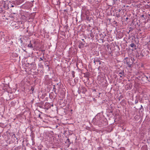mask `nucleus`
<instances>
[{"mask_svg": "<svg viewBox=\"0 0 150 150\" xmlns=\"http://www.w3.org/2000/svg\"><path fill=\"white\" fill-rule=\"evenodd\" d=\"M134 59L132 57L130 58H128L127 57H126L125 58V61L124 63L126 64L127 65L129 68H132L133 66V64L134 62Z\"/></svg>", "mask_w": 150, "mask_h": 150, "instance_id": "nucleus-1", "label": "nucleus"}, {"mask_svg": "<svg viewBox=\"0 0 150 150\" xmlns=\"http://www.w3.org/2000/svg\"><path fill=\"white\" fill-rule=\"evenodd\" d=\"M59 84V83H57L53 86L52 91L54 92L56 94H57L58 93V92L57 91V89H59L60 88L59 86L58 85Z\"/></svg>", "mask_w": 150, "mask_h": 150, "instance_id": "nucleus-2", "label": "nucleus"}, {"mask_svg": "<svg viewBox=\"0 0 150 150\" xmlns=\"http://www.w3.org/2000/svg\"><path fill=\"white\" fill-rule=\"evenodd\" d=\"M50 108V104L46 102L45 103L44 105V108L48 109V108Z\"/></svg>", "mask_w": 150, "mask_h": 150, "instance_id": "nucleus-3", "label": "nucleus"}, {"mask_svg": "<svg viewBox=\"0 0 150 150\" xmlns=\"http://www.w3.org/2000/svg\"><path fill=\"white\" fill-rule=\"evenodd\" d=\"M43 104L44 102L42 101H41L40 103H37V105L38 106L41 108H44Z\"/></svg>", "mask_w": 150, "mask_h": 150, "instance_id": "nucleus-4", "label": "nucleus"}, {"mask_svg": "<svg viewBox=\"0 0 150 150\" xmlns=\"http://www.w3.org/2000/svg\"><path fill=\"white\" fill-rule=\"evenodd\" d=\"M85 44V42H80L79 45V47L80 49H82L84 45Z\"/></svg>", "mask_w": 150, "mask_h": 150, "instance_id": "nucleus-5", "label": "nucleus"}, {"mask_svg": "<svg viewBox=\"0 0 150 150\" xmlns=\"http://www.w3.org/2000/svg\"><path fill=\"white\" fill-rule=\"evenodd\" d=\"M96 62H99V64H101V62L97 58H95L94 59L93 62L95 63V64H96Z\"/></svg>", "mask_w": 150, "mask_h": 150, "instance_id": "nucleus-6", "label": "nucleus"}, {"mask_svg": "<svg viewBox=\"0 0 150 150\" xmlns=\"http://www.w3.org/2000/svg\"><path fill=\"white\" fill-rule=\"evenodd\" d=\"M81 88V90L82 89L83 90L82 92L83 93H85L87 91V89L86 88H85V87L84 86H81V88Z\"/></svg>", "mask_w": 150, "mask_h": 150, "instance_id": "nucleus-7", "label": "nucleus"}, {"mask_svg": "<svg viewBox=\"0 0 150 150\" xmlns=\"http://www.w3.org/2000/svg\"><path fill=\"white\" fill-rule=\"evenodd\" d=\"M124 70H123L119 73L118 75L121 78L123 76H124Z\"/></svg>", "mask_w": 150, "mask_h": 150, "instance_id": "nucleus-8", "label": "nucleus"}, {"mask_svg": "<svg viewBox=\"0 0 150 150\" xmlns=\"http://www.w3.org/2000/svg\"><path fill=\"white\" fill-rule=\"evenodd\" d=\"M31 41H30V43L28 45L27 47H28L30 48H34L32 44L31 43Z\"/></svg>", "mask_w": 150, "mask_h": 150, "instance_id": "nucleus-9", "label": "nucleus"}, {"mask_svg": "<svg viewBox=\"0 0 150 150\" xmlns=\"http://www.w3.org/2000/svg\"><path fill=\"white\" fill-rule=\"evenodd\" d=\"M91 33H90V37H89V38H91V39H92L94 37V35L92 33L91 30Z\"/></svg>", "mask_w": 150, "mask_h": 150, "instance_id": "nucleus-10", "label": "nucleus"}, {"mask_svg": "<svg viewBox=\"0 0 150 150\" xmlns=\"http://www.w3.org/2000/svg\"><path fill=\"white\" fill-rule=\"evenodd\" d=\"M90 75V73L88 72H87L86 73L85 75V76L86 77L88 78Z\"/></svg>", "mask_w": 150, "mask_h": 150, "instance_id": "nucleus-11", "label": "nucleus"}, {"mask_svg": "<svg viewBox=\"0 0 150 150\" xmlns=\"http://www.w3.org/2000/svg\"><path fill=\"white\" fill-rule=\"evenodd\" d=\"M130 46L132 47H136V45H135L134 43H132L130 44Z\"/></svg>", "mask_w": 150, "mask_h": 150, "instance_id": "nucleus-12", "label": "nucleus"}, {"mask_svg": "<svg viewBox=\"0 0 150 150\" xmlns=\"http://www.w3.org/2000/svg\"><path fill=\"white\" fill-rule=\"evenodd\" d=\"M145 76L146 78L147 79V80H148L149 79H150V75H147V76L145 75Z\"/></svg>", "mask_w": 150, "mask_h": 150, "instance_id": "nucleus-13", "label": "nucleus"}, {"mask_svg": "<svg viewBox=\"0 0 150 150\" xmlns=\"http://www.w3.org/2000/svg\"><path fill=\"white\" fill-rule=\"evenodd\" d=\"M68 142V143H69V144H71V142H70V140L69 139H67L66 140V142Z\"/></svg>", "mask_w": 150, "mask_h": 150, "instance_id": "nucleus-14", "label": "nucleus"}, {"mask_svg": "<svg viewBox=\"0 0 150 150\" xmlns=\"http://www.w3.org/2000/svg\"><path fill=\"white\" fill-rule=\"evenodd\" d=\"M74 74H75V72H74V71H72V74L73 76V78H74L75 77V75H74Z\"/></svg>", "mask_w": 150, "mask_h": 150, "instance_id": "nucleus-15", "label": "nucleus"}, {"mask_svg": "<svg viewBox=\"0 0 150 150\" xmlns=\"http://www.w3.org/2000/svg\"><path fill=\"white\" fill-rule=\"evenodd\" d=\"M125 148L124 147H122L120 148V150H125Z\"/></svg>", "mask_w": 150, "mask_h": 150, "instance_id": "nucleus-16", "label": "nucleus"}, {"mask_svg": "<svg viewBox=\"0 0 150 150\" xmlns=\"http://www.w3.org/2000/svg\"><path fill=\"white\" fill-rule=\"evenodd\" d=\"M34 90V88L32 86H31V88L30 89V90L32 91V92H33Z\"/></svg>", "mask_w": 150, "mask_h": 150, "instance_id": "nucleus-17", "label": "nucleus"}, {"mask_svg": "<svg viewBox=\"0 0 150 150\" xmlns=\"http://www.w3.org/2000/svg\"><path fill=\"white\" fill-rule=\"evenodd\" d=\"M116 16L117 17H120V15L119 14H116Z\"/></svg>", "mask_w": 150, "mask_h": 150, "instance_id": "nucleus-18", "label": "nucleus"}, {"mask_svg": "<svg viewBox=\"0 0 150 150\" xmlns=\"http://www.w3.org/2000/svg\"><path fill=\"white\" fill-rule=\"evenodd\" d=\"M36 43H37V42L36 41H34V42H33V44H34V46H35L36 45Z\"/></svg>", "mask_w": 150, "mask_h": 150, "instance_id": "nucleus-19", "label": "nucleus"}, {"mask_svg": "<svg viewBox=\"0 0 150 150\" xmlns=\"http://www.w3.org/2000/svg\"><path fill=\"white\" fill-rule=\"evenodd\" d=\"M138 103V100L137 99L136 100H135V104H137Z\"/></svg>", "mask_w": 150, "mask_h": 150, "instance_id": "nucleus-20", "label": "nucleus"}, {"mask_svg": "<svg viewBox=\"0 0 150 150\" xmlns=\"http://www.w3.org/2000/svg\"><path fill=\"white\" fill-rule=\"evenodd\" d=\"M12 137H15V138H16V136H15V134H13L12 135Z\"/></svg>", "mask_w": 150, "mask_h": 150, "instance_id": "nucleus-21", "label": "nucleus"}, {"mask_svg": "<svg viewBox=\"0 0 150 150\" xmlns=\"http://www.w3.org/2000/svg\"><path fill=\"white\" fill-rule=\"evenodd\" d=\"M141 17H143V18H145V17H144V15H142L141 16Z\"/></svg>", "mask_w": 150, "mask_h": 150, "instance_id": "nucleus-22", "label": "nucleus"}, {"mask_svg": "<svg viewBox=\"0 0 150 150\" xmlns=\"http://www.w3.org/2000/svg\"><path fill=\"white\" fill-rule=\"evenodd\" d=\"M113 1L114 4H115V2L117 1V0H113Z\"/></svg>", "mask_w": 150, "mask_h": 150, "instance_id": "nucleus-23", "label": "nucleus"}, {"mask_svg": "<svg viewBox=\"0 0 150 150\" xmlns=\"http://www.w3.org/2000/svg\"><path fill=\"white\" fill-rule=\"evenodd\" d=\"M46 67H48V69H49L50 67H49V65H46Z\"/></svg>", "mask_w": 150, "mask_h": 150, "instance_id": "nucleus-24", "label": "nucleus"}, {"mask_svg": "<svg viewBox=\"0 0 150 150\" xmlns=\"http://www.w3.org/2000/svg\"><path fill=\"white\" fill-rule=\"evenodd\" d=\"M96 118H93V121L94 122L95 121V120H96Z\"/></svg>", "mask_w": 150, "mask_h": 150, "instance_id": "nucleus-25", "label": "nucleus"}, {"mask_svg": "<svg viewBox=\"0 0 150 150\" xmlns=\"http://www.w3.org/2000/svg\"><path fill=\"white\" fill-rule=\"evenodd\" d=\"M40 60H43V59L42 58V57H40Z\"/></svg>", "mask_w": 150, "mask_h": 150, "instance_id": "nucleus-26", "label": "nucleus"}, {"mask_svg": "<svg viewBox=\"0 0 150 150\" xmlns=\"http://www.w3.org/2000/svg\"><path fill=\"white\" fill-rule=\"evenodd\" d=\"M128 19V17H127L126 18V20L127 21Z\"/></svg>", "mask_w": 150, "mask_h": 150, "instance_id": "nucleus-27", "label": "nucleus"}, {"mask_svg": "<svg viewBox=\"0 0 150 150\" xmlns=\"http://www.w3.org/2000/svg\"><path fill=\"white\" fill-rule=\"evenodd\" d=\"M118 12H120L121 11V10L120 9H119L118 10Z\"/></svg>", "mask_w": 150, "mask_h": 150, "instance_id": "nucleus-28", "label": "nucleus"}, {"mask_svg": "<svg viewBox=\"0 0 150 150\" xmlns=\"http://www.w3.org/2000/svg\"><path fill=\"white\" fill-rule=\"evenodd\" d=\"M82 40L83 41L82 42H85V41L84 40V39H82Z\"/></svg>", "mask_w": 150, "mask_h": 150, "instance_id": "nucleus-29", "label": "nucleus"}, {"mask_svg": "<svg viewBox=\"0 0 150 150\" xmlns=\"http://www.w3.org/2000/svg\"><path fill=\"white\" fill-rule=\"evenodd\" d=\"M88 18H89V17H86V19H87V20H88Z\"/></svg>", "mask_w": 150, "mask_h": 150, "instance_id": "nucleus-30", "label": "nucleus"}, {"mask_svg": "<svg viewBox=\"0 0 150 150\" xmlns=\"http://www.w3.org/2000/svg\"><path fill=\"white\" fill-rule=\"evenodd\" d=\"M79 91H80V90L79 89V90H78V92H79H79H80ZM81 92V91H80V92Z\"/></svg>", "mask_w": 150, "mask_h": 150, "instance_id": "nucleus-31", "label": "nucleus"}, {"mask_svg": "<svg viewBox=\"0 0 150 150\" xmlns=\"http://www.w3.org/2000/svg\"><path fill=\"white\" fill-rule=\"evenodd\" d=\"M143 108V107L142 106V105H141V107L140 108L141 109V108Z\"/></svg>", "mask_w": 150, "mask_h": 150, "instance_id": "nucleus-32", "label": "nucleus"}, {"mask_svg": "<svg viewBox=\"0 0 150 150\" xmlns=\"http://www.w3.org/2000/svg\"><path fill=\"white\" fill-rule=\"evenodd\" d=\"M40 114H39V116H38V117H40Z\"/></svg>", "mask_w": 150, "mask_h": 150, "instance_id": "nucleus-33", "label": "nucleus"}, {"mask_svg": "<svg viewBox=\"0 0 150 150\" xmlns=\"http://www.w3.org/2000/svg\"><path fill=\"white\" fill-rule=\"evenodd\" d=\"M32 64H33V63H31V64L30 65H32Z\"/></svg>", "mask_w": 150, "mask_h": 150, "instance_id": "nucleus-34", "label": "nucleus"}, {"mask_svg": "<svg viewBox=\"0 0 150 150\" xmlns=\"http://www.w3.org/2000/svg\"><path fill=\"white\" fill-rule=\"evenodd\" d=\"M13 6H11L13 7Z\"/></svg>", "mask_w": 150, "mask_h": 150, "instance_id": "nucleus-35", "label": "nucleus"}, {"mask_svg": "<svg viewBox=\"0 0 150 150\" xmlns=\"http://www.w3.org/2000/svg\"><path fill=\"white\" fill-rule=\"evenodd\" d=\"M148 81H149V80H148Z\"/></svg>", "mask_w": 150, "mask_h": 150, "instance_id": "nucleus-36", "label": "nucleus"}, {"mask_svg": "<svg viewBox=\"0 0 150 150\" xmlns=\"http://www.w3.org/2000/svg\"><path fill=\"white\" fill-rule=\"evenodd\" d=\"M52 106H53V105H52Z\"/></svg>", "mask_w": 150, "mask_h": 150, "instance_id": "nucleus-37", "label": "nucleus"}]
</instances>
